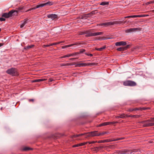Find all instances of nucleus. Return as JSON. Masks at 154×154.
Here are the masks:
<instances>
[{"label":"nucleus","mask_w":154,"mask_h":154,"mask_svg":"<svg viewBox=\"0 0 154 154\" xmlns=\"http://www.w3.org/2000/svg\"><path fill=\"white\" fill-rule=\"evenodd\" d=\"M85 134V137H94L96 136H99V133L97 131L90 132L86 133H84L76 135L75 136V137H78Z\"/></svg>","instance_id":"f257e3e1"},{"label":"nucleus","mask_w":154,"mask_h":154,"mask_svg":"<svg viewBox=\"0 0 154 154\" xmlns=\"http://www.w3.org/2000/svg\"><path fill=\"white\" fill-rule=\"evenodd\" d=\"M6 72L12 76H16L19 75L17 69L14 68H11L7 70Z\"/></svg>","instance_id":"f03ea898"},{"label":"nucleus","mask_w":154,"mask_h":154,"mask_svg":"<svg viewBox=\"0 0 154 154\" xmlns=\"http://www.w3.org/2000/svg\"><path fill=\"white\" fill-rule=\"evenodd\" d=\"M123 22L121 21H111L108 22L100 24L101 26H107L110 25L114 24H119L123 23Z\"/></svg>","instance_id":"7ed1b4c3"},{"label":"nucleus","mask_w":154,"mask_h":154,"mask_svg":"<svg viewBox=\"0 0 154 154\" xmlns=\"http://www.w3.org/2000/svg\"><path fill=\"white\" fill-rule=\"evenodd\" d=\"M123 85L125 86H133L136 85V83L134 81L127 80L124 82Z\"/></svg>","instance_id":"20e7f679"},{"label":"nucleus","mask_w":154,"mask_h":154,"mask_svg":"<svg viewBox=\"0 0 154 154\" xmlns=\"http://www.w3.org/2000/svg\"><path fill=\"white\" fill-rule=\"evenodd\" d=\"M86 37H90L94 36H97L98 35H101L103 34V33L102 32H97L92 33L91 32H89L88 31H86Z\"/></svg>","instance_id":"39448f33"},{"label":"nucleus","mask_w":154,"mask_h":154,"mask_svg":"<svg viewBox=\"0 0 154 154\" xmlns=\"http://www.w3.org/2000/svg\"><path fill=\"white\" fill-rule=\"evenodd\" d=\"M14 11L11 10L8 13H3L2 16L6 18H8L12 16L13 14L14 13Z\"/></svg>","instance_id":"423d86ee"},{"label":"nucleus","mask_w":154,"mask_h":154,"mask_svg":"<svg viewBox=\"0 0 154 154\" xmlns=\"http://www.w3.org/2000/svg\"><path fill=\"white\" fill-rule=\"evenodd\" d=\"M95 65L94 63H79L77 64V65L79 67L80 66H89L90 65Z\"/></svg>","instance_id":"0eeeda50"},{"label":"nucleus","mask_w":154,"mask_h":154,"mask_svg":"<svg viewBox=\"0 0 154 154\" xmlns=\"http://www.w3.org/2000/svg\"><path fill=\"white\" fill-rule=\"evenodd\" d=\"M47 16L48 18L51 19L53 20L57 18V15L56 14H48Z\"/></svg>","instance_id":"6e6552de"},{"label":"nucleus","mask_w":154,"mask_h":154,"mask_svg":"<svg viewBox=\"0 0 154 154\" xmlns=\"http://www.w3.org/2000/svg\"><path fill=\"white\" fill-rule=\"evenodd\" d=\"M53 5V3L51 2H48L46 3L38 5V7H42L46 5L51 6Z\"/></svg>","instance_id":"1a4fd4ad"},{"label":"nucleus","mask_w":154,"mask_h":154,"mask_svg":"<svg viewBox=\"0 0 154 154\" xmlns=\"http://www.w3.org/2000/svg\"><path fill=\"white\" fill-rule=\"evenodd\" d=\"M140 30V28H129L125 31L126 32H131L136 31L137 30Z\"/></svg>","instance_id":"9d476101"},{"label":"nucleus","mask_w":154,"mask_h":154,"mask_svg":"<svg viewBox=\"0 0 154 154\" xmlns=\"http://www.w3.org/2000/svg\"><path fill=\"white\" fill-rule=\"evenodd\" d=\"M23 7H20L16 8V10H12L14 11V13H16V15H17L18 13L22 12V10L23 9Z\"/></svg>","instance_id":"9b49d317"},{"label":"nucleus","mask_w":154,"mask_h":154,"mask_svg":"<svg viewBox=\"0 0 154 154\" xmlns=\"http://www.w3.org/2000/svg\"><path fill=\"white\" fill-rule=\"evenodd\" d=\"M132 152L127 149H124L119 151V153L120 154L131 153Z\"/></svg>","instance_id":"f8f14e48"},{"label":"nucleus","mask_w":154,"mask_h":154,"mask_svg":"<svg viewBox=\"0 0 154 154\" xmlns=\"http://www.w3.org/2000/svg\"><path fill=\"white\" fill-rule=\"evenodd\" d=\"M127 44L125 42L121 41L116 42L115 43V45L116 46H120L121 45H125Z\"/></svg>","instance_id":"ddd939ff"},{"label":"nucleus","mask_w":154,"mask_h":154,"mask_svg":"<svg viewBox=\"0 0 154 154\" xmlns=\"http://www.w3.org/2000/svg\"><path fill=\"white\" fill-rule=\"evenodd\" d=\"M28 19H25L24 20L22 24L20 25V27L22 28L25 26V25L27 23Z\"/></svg>","instance_id":"4468645a"},{"label":"nucleus","mask_w":154,"mask_h":154,"mask_svg":"<svg viewBox=\"0 0 154 154\" xmlns=\"http://www.w3.org/2000/svg\"><path fill=\"white\" fill-rule=\"evenodd\" d=\"M111 141V140L110 139H107L103 140H100L97 141V143H103L105 142H108Z\"/></svg>","instance_id":"2eb2a0df"},{"label":"nucleus","mask_w":154,"mask_h":154,"mask_svg":"<svg viewBox=\"0 0 154 154\" xmlns=\"http://www.w3.org/2000/svg\"><path fill=\"white\" fill-rule=\"evenodd\" d=\"M109 125H110L109 122H105L100 124L99 125V126L100 127L102 126H106Z\"/></svg>","instance_id":"dca6fc26"},{"label":"nucleus","mask_w":154,"mask_h":154,"mask_svg":"<svg viewBox=\"0 0 154 154\" xmlns=\"http://www.w3.org/2000/svg\"><path fill=\"white\" fill-rule=\"evenodd\" d=\"M38 5H37L36 6V7H35L31 8H30V9H29L26 10V11H25V12H28L29 11H32V10H35V9H36V8H39V7H38Z\"/></svg>","instance_id":"f3484780"},{"label":"nucleus","mask_w":154,"mask_h":154,"mask_svg":"<svg viewBox=\"0 0 154 154\" xmlns=\"http://www.w3.org/2000/svg\"><path fill=\"white\" fill-rule=\"evenodd\" d=\"M102 147L101 146L100 147H96L94 148L93 150L96 152L98 151L100 149H101Z\"/></svg>","instance_id":"a211bd4d"},{"label":"nucleus","mask_w":154,"mask_h":154,"mask_svg":"<svg viewBox=\"0 0 154 154\" xmlns=\"http://www.w3.org/2000/svg\"><path fill=\"white\" fill-rule=\"evenodd\" d=\"M125 50V48L123 47H120L117 49V50L119 51H123Z\"/></svg>","instance_id":"6ab92c4d"},{"label":"nucleus","mask_w":154,"mask_h":154,"mask_svg":"<svg viewBox=\"0 0 154 154\" xmlns=\"http://www.w3.org/2000/svg\"><path fill=\"white\" fill-rule=\"evenodd\" d=\"M109 4V2H101L100 4V5H108Z\"/></svg>","instance_id":"aec40b11"},{"label":"nucleus","mask_w":154,"mask_h":154,"mask_svg":"<svg viewBox=\"0 0 154 154\" xmlns=\"http://www.w3.org/2000/svg\"><path fill=\"white\" fill-rule=\"evenodd\" d=\"M34 46L33 45H28L27 46H26L24 48V49L26 50H27L33 47Z\"/></svg>","instance_id":"412c9836"},{"label":"nucleus","mask_w":154,"mask_h":154,"mask_svg":"<svg viewBox=\"0 0 154 154\" xmlns=\"http://www.w3.org/2000/svg\"><path fill=\"white\" fill-rule=\"evenodd\" d=\"M76 44H71V45H65V46H63L62 47V48L63 49H64V48H67V47H71V46H72L73 45H75Z\"/></svg>","instance_id":"4be33fe9"},{"label":"nucleus","mask_w":154,"mask_h":154,"mask_svg":"<svg viewBox=\"0 0 154 154\" xmlns=\"http://www.w3.org/2000/svg\"><path fill=\"white\" fill-rule=\"evenodd\" d=\"M106 48V46H104L102 47L96 49V50L99 51H101Z\"/></svg>","instance_id":"5701e85b"},{"label":"nucleus","mask_w":154,"mask_h":154,"mask_svg":"<svg viewBox=\"0 0 154 154\" xmlns=\"http://www.w3.org/2000/svg\"><path fill=\"white\" fill-rule=\"evenodd\" d=\"M141 116V115H132L131 117L135 119H137L140 118Z\"/></svg>","instance_id":"b1692460"},{"label":"nucleus","mask_w":154,"mask_h":154,"mask_svg":"<svg viewBox=\"0 0 154 154\" xmlns=\"http://www.w3.org/2000/svg\"><path fill=\"white\" fill-rule=\"evenodd\" d=\"M72 54H67L66 55H64V56H62L60 57V58H65L66 57H69L71 56H72Z\"/></svg>","instance_id":"393cba45"},{"label":"nucleus","mask_w":154,"mask_h":154,"mask_svg":"<svg viewBox=\"0 0 154 154\" xmlns=\"http://www.w3.org/2000/svg\"><path fill=\"white\" fill-rule=\"evenodd\" d=\"M32 149L29 147H26L23 148V151H26L29 150H31Z\"/></svg>","instance_id":"a878e982"},{"label":"nucleus","mask_w":154,"mask_h":154,"mask_svg":"<svg viewBox=\"0 0 154 154\" xmlns=\"http://www.w3.org/2000/svg\"><path fill=\"white\" fill-rule=\"evenodd\" d=\"M145 126L146 127H149L153 126V123H149L146 124Z\"/></svg>","instance_id":"bb28decb"},{"label":"nucleus","mask_w":154,"mask_h":154,"mask_svg":"<svg viewBox=\"0 0 154 154\" xmlns=\"http://www.w3.org/2000/svg\"><path fill=\"white\" fill-rule=\"evenodd\" d=\"M120 118L124 119L126 117V115L125 114H122L120 115Z\"/></svg>","instance_id":"cd10ccee"},{"label":"nucleus","mask_w":154,"mask_h":154,"mask_svg":"<svg viewBox=\"0 0 154 154\" xmlns=\"http://www.w3.org/2000/svg\"><path fill=\"white\" fill-rule=\"evenodd\" d=\"M45 80V79H37V82H39L41 81H43Z\"/></svg>","instance_id":"c85d7f7f"},{"label":"nucleus","mask_w":154,"mask_h":154,"mask_svg":"<svg viewBox=\"0 0 154 154\" xmlns=\"http://www.w3.org/2000/svg\"><path fill=\"white\" fill-rule=\"evenodd\" d=\"M106 133V132H102V133H99V136H103Z\"/></svg>","instance_id":"c756f323"},{"label":"nucleus","mask_w":154,"mask_h":154,"mask_svg":"<svg viewBox=\"0 0 154 154\" xmlns=\"http://www.w3.org/2000/svg\"><path fill=\"white\" fill-rule=\"evenodd\" d=\"M109 122V124H113L115 123H118V122Z\"/></svg>","instance_id":"7c9ffc66"},{"label":"nucleus","mask_w":154,"mask_h":154,"mask_svg":"<svg viewBox=\"0 0 154 154\" xmlns=\"http://www.w3.org/2000/svg\"><path fill=\"white\" fill-rule=\"evenodd\" d=\"M128 112H132L134 111V109L133 108H129L127 110Z\"/></svg>","instance_id":"2f4dec72"},{"label":"nucleus","mask_w":154,"mask_h":154,"mask_svg":"<svg viewBox=\"0 0 154 154\" xmlns=\"http://www.w3.org/2000/svg\"><path fill=\"white\" fill-rule=\"evenodd\" d=\"M85 51V49H82L80 51V52H78V53H79V54H80L81 53H83Z\"/></svg>","instance_id":"473e14b6"},{"label":"nucleus","mask_w":154,"mask_h":154,"mask_svg":"<svg viewBox=\"0 0 154 154\" xmlns=\"http://www.w3.org/2000/svg\"><path fill=\"white\" fill-rule=\"evenodd\" d=\"M87 142H85V143H79L80 144L79 146H82L83 145H84L85 144H87Z\"/></svg>","instance_id":"72a5a7b5"},{"label":"nucleus","mask_w":154,"mask_h":154,"mask_svg":"<svg viewBox=\"0 0 154 154\" xmlns=\"http://www.w3.org/2000/svg\"><path fill=\"white\" fill-rule=\"evenodd\" d=\"M79 145H80L79 143L78 144H75V145H74L72 147H76L80 146H79Z\"/></svg>","instance_id":"f704fd0d"},{"label":"nucleus","mask_w":154,"mask_h":154,"mask_svg":"<svg viewBox=\"0 0 154 154\" xmlns=\"http://www.w3.org/2000/svg\"><path fill=\"white\" fill-rule=\"evenodd\" d=\"M86 33L85 32H80L79 33V35H82L84 34H85Z\"/></svg>","instance_id":"c9c22d12"},{"label":"nucleus","mask_w":154,"mask_h":154,"mask_svg":"<svg viewBox=\"0 0 154 154\" xmlns=\"http://www.w3.org/2000/svg\"><path fill=\"white\" fill-rule=\"evenodd\" d=\"M85 54L88 56H89L90 57H92L93 56V54H89L88 53H86Z\"/></svg>","instance_id":"e433bc0d"},{"label":"nucleus","mask_w":154,"mask_h":154,"mask_svg":"<svg viewBox=\"0 0 154 154\" xmlns=\"http://www.w3.org/2000/svg\"><path fill=\"white\" fill-rule=\"evenodd\" d=\"M5 19L2 18V17H0V21H5Z\"/></svg>","instance_id":"4c0bfd02"},{"label":"nucleus","mask_w":154,"mask_h":154,"mask_svg":"<svg viewBox=\"0 0 154 154\" xmlns=\"http://www.w3.org/2000/svg\"><path fill=\"white\" fill-rule=\"evenodd\" d=\"M134 111H136V110H141L142 108H134Z\"/></svg>","instance_id":"58836bf2"},{"label":"nucleus","mask_w":154,"mask_h":154,"mask_svg":"<svg viewBox=\"0 0 154 154\" xmlns=\"http://www.w3.org/2000/svg\"><path fill=\"white\" fill-rule=\"evenodd\" d=\"M79 54V53H78V52H76L75 53H72V54H71L72 55V56H73L75 55H76Z\"/></svg>","instance_id":"ea45409f"},{"label":"nucleus","mask_w":154,"mask_h":154,"mask_svg":"<svg viewBox=\"0 0 154 154\" xmlns=\"http://www.w3.org/2000/svg\"><path fill=\"white\" fill-rule=\"evenodd\" d=\"M79 54V53H78V52H76L75 53H72V54H71L72 55V56H73L75 55H76Z\"/></svg>","instance_id":"a19ab883"},{"label":"nucleus","mask_w":154,"mask_h":154,"mask_svg":"<svg viewBox=\"0 0 154 154\" xmlns=\"http://www.w3.org/2000/svg\"><path fill=\"white\" fill-rule=\"evenodd\" d=\"M154 3V0L152 1H150L147 2L148 4H150L151 3Z\"/></svg>","instance_id":"79ce46f5"},{"label":"nucleus","mask_w":154,"mask_h":154,"mask_svg":"<svg viewBox=\"0 0 154 154\" xmlns=\"http://www.w3.org/2000/svg\"><path fill=\"white\" fill-rule=\"evenodd\" d=\"M28 101L29 102H30L31 101L33 102L34 101V100L33 99H29Z\"/></svg>","instance_id":"37998d69"},{"label":"nucleus","mask_w":154,"mask_h":154,"mask_svg":"<svg viewBox=\"0 0 154 154\" xmlns=\"http://www.w3.org/2000/svg\"><path fill=\"white\" fill-rule=\"evenodd\" d=\"M132 115H126V117H131Z\"/></svg>","instance_id":"c03bdc74"},{"label":"nucleus","mask_w":154,"mask_h":154,"mask_svg":"<svg viewBox=\"0 0 154 154\" xmlns=\"http://www.w3.org/2000/svg\"><path fill=\"white\" fill-rule=\"evenodd\" d=\"M144 16H145L143 15H137V17H144Z\"/></svg>","instance_id":"a18cd8bd"},{"label":"nucleus","mask_w":154,"mask_h":154,"mask_svg":"<svg viewBox=\"0 0 154 154\" xmlns=\"http://www.w3.org/2000/svg\"><path fill=\"white\" fill-rule=\"evenodd\" d=\"M48 47H49V46H48V45H44L43 46V47L44 48Z\"/></svg>","instance_id":"49530a36"},{"label":"nucleus","mask_w":154,"mask_h":154,"mask_svg":"<svg viewBox=\"0 0 154 154\" xmlns=\"http://www.w3.org/2000/svg\"><path fill=\"white\" fill-rule=\"evenodd\" d=\"M132 18V16H127L125 17V18Z\"/></svg>","instance_id":"de8ad7c7"},{"label":"nucleus","mask_w":154,"mask_h":154,"mask_svg":"<svg viewBox=\"0 0 154 154\" xmlns=\"http://www.w3.org/2000/svg\"><path fill=\"white\" fill-rule=\"evenodd\" d=\"M97 141H91V143H97Z\"/></svg>","instance_id":"09e8293b"},{"label":"nucleus","mask_w":154,"mask_h":154,"mask_svg":"<svg viewBox=\"0 0 154 154\" xmlns=\"http://www.w3.org/2000/svg\"><path fill=\"white\" fill-rule=\"evenodd\" d=\"M49 80L50 82H52L54 81V79L52 78H50L49 79Z\"/></svg>","instance_id":"8fccbe9b"},{"label":"nucleus","mask_w":154,"mask_h":154,"mask_svg":"<svg viewBox=\"0 0 154 154\" xmlns=\"http://www.w3.org/2000/svg\"><path fill=\"white\" fill-rule=\"evenodd\" d=\"M58 44H59V43H58V42L57 43H52L53 45H57Z\"/></svg>","instance_id":"3c124183"},{"label":"nucleus","mask_w":154,"mask_h":154,"mask_svg":"<svg viewBox=\"0 0 154 154\" xmlns=\"http://www.w3.org/2000/svg\"><path fill=\"white\" fill-rule=\"evenodd\" d=\"M111 140L110 142H111V141H115L118 140H117V139H114L112 140Z\"/></svg>","instance_id":"603ef678"},{"label":"nucleus","mask_w":154,"mask_h":154,"mask_svg":"<svg viewBox=\"0 0 154 154\" xmlns=\"http://www.w3.org/2000/svg\"><path fill=\"white\" fill-rule=\"evenodd\" d=\"M61 66H66V63H62L61 64Z\"/></svg>","instance_id":"864d4df0"},{"label":"nucleus","mask_w":154,"mask_h":154,"mask_svg":"<svg viewBox=\"0 0 154 154\" xmlns=\"http://www.w3.org/2000/svg\"><path fill=\"white\" fill-rule=\"evenodd\" d=\"M66 66H69L71 65V64L69 63H66Z\"/></svg>","instance_id":"5fc2aeb1"},{"label":"nucleus","mask_w":154,"mask_h":154,"mask_svg":"<svg viewBox=\"0 0 154 154\" xmlns=\"http://www.w3.org/2000/svg\"><path fill=\"white\" fill-rule=\"evenodd\" d=\"M129 45H127L125 47H124V48H125V50L127 49L129 46Z\"/></svg>","instance_id":"6e6d98bb"},{"label":"nucleus","mask_w":154,"mask_h":154,"mask_svg":"<svg viewBox=\"0 0 154 154\" xmlns=\"http://www.w3.org/2000/svg\"><path fill=\"white\" fill-rule=\"evenodd\" d=\"M116 118H120V115L119 116H116Z\"/></svg>","instance_id":"4d7b16f0"},{"label":"nucleus","mask_w":154,"mask_h":154,"mask_svg":"<svg viewBox=\"0 0 154 154\" xmlns=\"http://www.w3.org/2000/svg\"><path fill=\"white\" fill-rule=\"evenodd\" d=\"M137 17V15H133L132 16V18H135V17Z\"/></svg>","instance_id":"13d9d810"},{"label":"nucleus","mask_w":154,"mask_h":154,"mask_svg":"<svg viewBox=\"0 0 154 154\" xmlns=\"http://www.w3.org/2000/svg\"><path fill=\"white\" fill-rule=\"evenodd\" d=\"M32 82H37V79L33 80L32 81Z\"/></svg>","instance_id":"bf43d9fd"},{"label":"nucleus","mask_w":154,"mask_h":154,"mask_svg":"<svg viewBox=\"0 0 154 154\" xmlns=\"http://www.w3.org/2000/svg\"><path fill=\"white\" fill-rule=\"evenodd\" d=\"M122 139H123V138H118L117 140H122Z\"/></svg>","instance_id":"052dcab7"},{"label":"nucleus","mask_w":154,"mask_h":154,"mask_svg":"<svg viewBox=\"0 0 154 154\" xmlns=\"http://www.w3.org/2000/svg\"><path fill=\"white\" fill-rule=\"evenodd\" d=\"M64 41H61L60 42H58V43H59V44H60V43H63V42H64Z\"/></svg>","instance_id":"680f3d73"},{"label":"nucleus","mask_w":154,"mask_h":154,"mask_svg":"<svg viewBox=\"0 0 154 154\" xmlns=\"http://www.w3.org/2000/svg\"><path fill=\"white\" fill-rule=\"evenodd\" d=\"M87 142V144L88 143L89 144H91V142Z\"/></svg>","instance_id":"e2e57ef3"},{"label":"nucleus","mask_w":154,"mask_h":154,"mask_svg":"<svg viewBox=\"0 0 154 154\" xmlns=\"http://www.w3.org/2000/svg\"><path fill=\"white\" fill-rule=\"evenodd\" d=\"M3 44L2 43H0V47L2 46H3Z\"/></svg>","instance_id":"0e129e2a"},{"label":"nucleus","mask_w":154,"mask_h":154,"mask_svg":"<svg viewBox=\"0 0 154 154\" xmlns=\"http://www.w3.org/2000/svg\"><path fill=\"white\" fill-rule=\"evenodd\" d=\"M48 46H52L53 45L52 44H52H50L49 45H48Z\"/></svg>","instance_id":"69168bd1"},{"label":"nucleus","mask_w":154,"mask_h":154,"mask_svg":"<svg viewBox=\"0 0 154 154\" xmlns=\"http://www.w3.org/2000/svg\"><path fill=\"white\" fill-rule=\"evenodd\" d=\"M16 14V13H14L13 14L12 16L13 15H17L15 14Z\"/></svg>","instance_id":"338daca9"},{"label":"nucleus","mask_w":154,"mask_h":154,"mask_svg":"<svg viewBox=\"0 0 154 154\" xmlns=\"http://www.w3.org/2000/svg\"><path fill=\"white\" fill-rule=\"evenodd\" d=\"M152 121L154 122V118H152Z\"/></svg>","instance_id":"774afa93"}]
</instances>
